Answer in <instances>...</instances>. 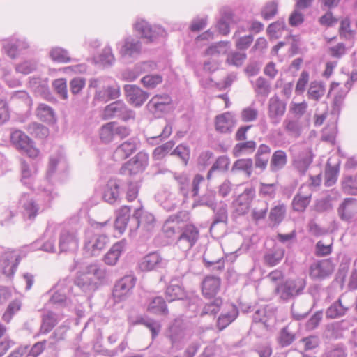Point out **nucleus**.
<instances>
[{
  "mask_svg": "<svg viewBox=\"0 0 357 357\" xmlns=\"http://www.w3.org/2000/svg\"><path fill=\"white\" fill-rule=\"evenodd\" d=\"M89 86L96 89L93 102H107L120 96V86L116 81L111 77H99L91 79Z\"/></svg>",
  "mask_w": 357,
  "mask_h": 357,
  "instance_id": "obj_1",
  "label": "nucleus"
},
{
  "mask_svg": "<svg viewBox=\"0 0 357 357\" xmlns=\"http://www.w3.org/2000/svg\"><path fill=\"white\" fill-rule=\"evenodd\" d=\"M140 213V211L136 210L135 214L130 218V221L134 222L136 225V228L144 224L145 218L149 224H151L154 221V217L152 215L150 214L141 217ZM130 208L128 206H122L118 211L114 222V227L120 234L123 233L126 230L128 221L130 220Z\"/></svg>",
  "mask_w": 357,
  "mask_h": 357,
  "instance_id": "obj_2",
  "label": "nucleus"
},
{
  "mask_svg": "<svg viewBox=\"0 0 357 357\" xmlns=\"http://www.w3.org/2000/svg\"><path fill=\"white\" fill-rule=\"evenodd\" d=\"M190 331L180 319H175L167 331V337L171 342L172 347L176 351L183 348V344L190 338Z\"/></svg>",
  "mask_w": 357,
  "mask_h": 357,
  "instance_id": "obj_3",
  "label": "nucleus"
},
{
  "mask_svg": "<svg viewBox=\"0 0 357 357\" xmlns=\"http://www.w3.org/2000/svg\"><path fill=\"white\" fill-rule=\"evenodd\" d=\"M60 225L49 223L43 236L34 241L31 245L32 250H42L46 252H56L55 236Z\"/></svg>",
  "mask_w": 357,
  "mask_h": 357,
  "instance_id": "obj_4",
  "label": "nucleus"
},
{
  "mask_svg": "<svg viewBox=\"0 0 357 357\" xmlns=\"http://www.w3.org/2000/svg\"><path fill=\"white\" fill-rule=\"evenodd\" d=\"M305 285V281L303 279L289 280L279 284L275 291L281 300L287 301L301 295Z\"/></svg>",
  "mask_w": 357,
  "mask_h": 357,
  "instance_id": "obj_5",
  "label": "nucleus"
},
{
  "mask_svg": "<svg viewBox=\"0 0 357 357\" xmlns=\"http://www.w3.org/2000/svg\"><path fill=\"white\" fill-rule=\"evenodd\" d=\"M53 294L49 299V303L59 307H68L70 303V294L72 286L68 280H63L54 286Z\"/></svg>",
  "mask_w": 357,
  "mask_h": 357,
  "instance_id": "obj_6",
  "label": "nucleus"
},
{
  "mask_svg": "<svg viewBox=\"0 0 357 357\" xmlns=\"http://www.w3.org/2000/svg\"><path fill=\"white\" fill-rule=\"evenodd\" d=\"M199 238V230L192 224L184 225L176 236V245L183 252L189 251Z\"/></svg>",
  "mask_w": 357,
  "mask_h": 357,
  "instance_id": "obj_7",
  "label": "nucleus"
},
{
  "mask_svg": "<svg viewBox=\"0 0 357 357\" xmlns=\"http://www.w3.org/2000/svg\"><path fill=\"white\" fill-rule=\"evenodd\" d=\"M109 243L108 236L87 231L84 240V249L91 256H98Z\"/></svg>",
  "mask_w": 357,
  "mask_h": 357,
  "instance_id": "obj_8",
  "label": "nucleus"
},
{
  "mask_svg": "<svg viewBox=\"0 0 357 357\" xmlns=\"http://www.w3.org/2000/svg\"><path fill=\"white\" fill-rule=\"evenodd\" d=\"M18 204L22 208L24 218L31 222L33 221L43 210L37 200L29 193H21L18 199Z\"/></svg>",
  "mask_w": 357,
  "mask_h": 357,
  "instance_id": "obj_9",
  "label": "nucleus"
},
{
  "mask_svg": "<svg viewBox=\"0 0 357 357\" xmlns=\"http://www.w3.org/2000/svg\"><path fill=\"white\" fill-rule=\"evenodd\" d=\"M136 278L132 275H125L114 284L112 296L115 303L126 300L132 294L135 285Z\"/></svg>",
  "mask_w": 357,
  "mask_h": 357,
  "instance_id": "obj_10",
  "label": "nucleus"
},
{
  "mask_svg": "<svg viewBox=\"0 0 357 357\" xmlns=\"http://www.w3.org/2000/svg\"><path fill=\"white\" fill-rule=\"evenodd\" d=\"M10 139L16 148L25 153L29 158H36L38 156L39 150L34 147L33 141L22 131L13 132Z\"/></svg>",
  "mask_w": 357,
  "mask_h": 357,
  "instance_id": "obj_11",
  "label": "nucleus"
},
{
  "mask_svg": "<svg viewBox=\"0 0 357 357\" xmlns=\"http://www.w3.org/2000/svg\"><path fill=\"white\" fill-rule=\"evenodd\" d=\"M135 112L129 109L122 100H117L107 105L104 109L106 119L118 118L124 121L135 118Z\"/></svg>",
  "mask_w": 357,
  "mask_h": 357,
  "instance_id": "obj_12",
  "label": "nucleus"
},
{
  "mask_svg": "<svg viewBox=\"0 0 357 357\" xmlns=\"http://www.w3.org/2000/svg\"><path fill=\"white\" fill-rule=\"evenodd\" d=\"M20 261L17 251L7 250L0 257V273L8 278H12Z\"/></svg>",
  "mask_w": 357,
  "mask_h": 357,
  "instance_id": "obj_13",
  "label": "nucleus"
},
{
  "mask_svg": "<svg viewBox=\"0 0 357 357\" xmlns=\"http://www.w3.org/2000/svg\"><path fill=\"white\" fill-rule=\"evenodd\" d=\"M334 271V264L330 259L317 260L310 266L309 275L313 280H323Z\"/></svg>",
  "mask_w": 357,
  "mask_h": 357,
  "instance_id": "obj_14",
  "label": "nucleus"
},
{
  "mask_svg": "<svg viewBox=\"0 0 357 357\" xmlns=\"http://www.w3.org/2000/svg\"><path fill=\"white\" fill-rule=\"evenodd\" d=\"M79 246L77 232L73 229L63 228L60 231L59 237V249L60 252L75 251Z\"/></svg>",
  "mask_w": 357,
  "mask_h": 357,
  "instance_id": "obj_15",
  "label": "nucleus"
},
{
  "mask_svg": "<svg viewBox=\"0 0 357 357\" xmlns=\"http://www.w3.org/2000/svg\"><path fill=\"white\" fill-rule=\"evenodd\" d=\"M134 28L148 42H153L158 37L162 36L165 33V29L162 26H151L143 19H138L134 24Z\"/></svg>",
  "mask_w": 357,
  "mask_h": 357,
  "instance_id": "obj_16",
  "label": "nucleus"
},
{
  "mask_svg": "<svg viewBox=\"0 0 357 357\" xmlns=\"http://www.w3.org/2000/svg\"><path fill=\"white\" fill-rule=\"evenodd\" d=\"M285 112L286 103L278 96H274L269 99L267 114L273 126H276L281 122Z\"/></svg>",
  "mask_w": 357,
  "mask_h": 357,
  "instance_id": "obj_17",
  "label": "nucleus"
},
{
  "mask_svg": "<svg viewBox=\"0 0 357 357\" xmlns=\"http://www.w3.org/2000/svg\"><path fill=\"white\" fill-rule=\"evenodd\" d=\"M29 47V43L24 38L13 36L3 40V50L11 59L16 58L21 52L27 50Z\"/></svg>",
  "mask_w": 357,
  "mask_h": 357,
  "instance_id": "obj_18",
  "label": "nucleus"
},
{
  "mask_svg": "<svg viewBox=\"0 0 357 357\" xmlns=\"http://www.w3.org/2000/svg\"><path fill=\"white\" fill-rule=\"evenodd\" d=\"M149 164V155L144 151L139 152L135 157L128 161L122 167L123 174H136L145 169Z\"/></svg>",
  "mask_w": 357,
  "mask_h": 357,
  "instance_id": "obj_19",
  "label": "nucleus"
},
{
  "mask_svg": "<svg viewBox=\"0 0 357 357\" xmlns=\"http://www.w3.org/2000/svg\"><path fill=\"white\" fill-rule=\"evenodd\" d=\"M166 261L157 252H151L142 257L138 262L139 268L142 271H150L164 268Z\"/></svg>",
  "mask_w": 357,
  "mask_h": 357,
  "instance_id": "obj_20",
  "label": "nucleus"
},
{
  "mask_svg": "<svg viewBox=\"0 0 357 357\" xmlns=\"http://www.w3.org/2000/svg\"><path fill=\"white\" fill-rule=\"evenodd\" d=\"M256 191L254 187L250 186L245 188L234 201L236 210L240 215L246 214L250 207V204L255 197Z\"/></svg>",
  "mask_w": 357,
  "mask_h": 357,
  "instance_id": "obj_21",
  "label": "nucleus"
},
{
  "mask_svg": "<svg viewBox=\"0 0 357 357\" xmlns=\"http://www.w3.org/2000/svg\"><path fill=\"white\" fill-rule=\"evenodd\" d=\"M125 95L127 100L135 107H139L144 104L149 97V93L144 91L139 86L133 84L124 86Z\"/></svg>",
  "mask_w": 357,
  "mask_h": 357,
  "instance_id": "obj_22",
  "label": "nucleus"
},
{
  "mask_svg": "<svg viewBox=\"0 0 357 357\" xmlns=\"http://www.w3.org/2000/svg\"><path fill=\"white\" fill-rule=\"evenodd\" d=\"M340 218L345 222H350L357 214V199L355 198H345L337 208Z\"/></svg>",
  "mask_w": 357,
  "mask_h": 357,
  "instance_id": "obj_23",
  "label": "nucleus"
},
{
  "mask_svg": "<svg viewBox=\"0 0 357 357\" xmlns=\"http://www.w3.org/2000/svg\"><path fill=\"white\" fill-rule=\"evenodd\" d=\"M138 140L132 137L123 142L116 147L113 153V158L115 161H122L131 155L137 148Z\"/></svg>",
  "mask_w": 357,
  "mask_h": 357,
  "instance_id": "obj_24",
  "label": "nucleus"
},
{
  "mask_svg": "<svg viewBox=\"0 0 357 357\" xmlns=\"http://www.w3.org/2000/svg\"><path fill=\"white\" fill-rule=\"evenodd\" d=\"M75 284L86 294L93 293L98 287V282L89 274L86 268L84 271H79L77 273Z\"/></svg>",
  "mask_w": 357,
  "mask_h": 357,
  "instance_id": "obj_25",
  "label": "nucleus"
},
{
  "mask_svg": "<svg viewBox=\"0 0 357 357\" xmlns=\"http://www.w3.org/2000/svg\"><path fill=\"white\" fill-rule=\"evenodd\" d=\"M142 50V43L139 40L128 37L119 49V54L123 58H135L139 55Z\"/></svg>",
  "mask_w": 357,
  "mask_h": 357,
  "instance_id": "obj_26",
  "label": "nucleus"
},
{
  "mask_svg": "<svg viewBox=\"0 0 357 357\" xmlns=\"http://www.w3.org/2000/svg\"><path fill=\"white\" fill-rule=\"evenodd\" d=\"M171 102V98L167 94L156 95L148 102L147 107L155 115H160L167 111Z\"/></svg>",
  "mask_w": 357,
  "mask_h": 357,
  "instance_id": "obj_27",
  "label": "nucleus"
},
{
  "mask_svg": "<svg viewBox=\"0 0 357 357\" xmlns=\"http://www.w3.org/2000/svg\"><path fill=\"white\" fill-rule=\"evenodd\" d=\"M182 220L179 215H172L165 222L162 231L168 238H174L181 234L183 228Z\"/></svg>",
  "mask_w": 357,
  "mask_h": 357,
  "instance_id": "obj_28",
  "label": "nucleus"
},
{
  "mask_svg": "<svg viewBox=\"0 0 357 357\" xmlns=\"http://www.w3.org/2000/svg\"><path fill=\"white\" fill-rule=\"evenodd\" d=\"M36 172V165L33 161H30V162H29L25 160H22L21 162V181L29 188H32L33 186Z\"/></svg>",
  "mask_w": 357,
  "mask_h": 357,
  "instance_id": "obj_29",
  "label": "nucleus"
},
{
  "mask_svg": "<svg viewBox=\"0 0 357 357\" xmlns=\"http://www.w3.org/2000/svg\"><path fill=\"white\" fill-rule=\"evenodd\" d=\"M126 245L127 241L125 239H122L114 243L104 256L103 260L105 263L109 266L115 265L119 257L125 250Z\"/></svg>",
  "mask_w": 357,
  "mask_h": 357,
  "instance_id": "obj_30",
  "label": "nucleus"
},
{
  "mask_svg": "<svg viewBox=\"0 0 357 357\" xmlns=\"http://www.w3.org/2000/svg\"><path fill=\"white\" fill-rule=\"evenodd\" d=\"M220 279L214 275H207L202 282V293L206 298H211L216 295L220 289Z\"/></svg>",
  "mask_w": 357,
  "mask_h": 357,
  "instance_id": "obj_31",
  "label": "nucleus"
},
{
  "mask_svg": "<svg viewBox=\"0 0 357 357\" xmlns=\"http://www.w3.org/2000/svg\"><path fill=\"white\" fill-rule=\"evenodd\" d=\"M313 0H296V8L289 17V24L291 26H298L304 22V15L298 9H305L310 6Z\"/></svg>",
  "mask_w": 357,
  "mask_h": 357,
  "instance_id": "obj_32",
  "label": "nucleus"
},
{
  "mask_svg": "<svg viewBox=\"0 0 357 357\" xmlns=\"http://www.w3.org/2000/svg\"><path fill=\"white\" fill-rule=\"evenodd\" d=\"M215 130L220 133H230L234 126L233 116L229 112L218 115L215 118Z\"/></svg>",
  "mask_w": 357,
  "mask_h": 357,
  "instance_id": "obj_33",
  "label": "nucleus"
},
{
  "mask_svg": "<svg viewBox=\"0 0 357 357\" xmlns=\"http://www.w3.org/2000/svg\"><path fill=\"white\" fill-rule=\"evenodd\" d=\"M312 162V153L310 149L303 150L294 160V166L302 175H304Z\"/></svg>",
  "mask_w": 357,
  "mask_h": 357,
  "instance_id": "obj_34",
  "label": "nucleus"
},
{
  "mask_svg": "<svg viewBox=\"0 0 357 357\" xmlns=\"http://www.w3.org/2000/svg\"><path fill=\"white\" fill-rule=\"evenodd\" d=\"M282 127L288 136L297 139L303 131L299 119L287 116L282 122Z\"/></svg>",
  "mask_w": 357,
  "mask_h": 357,
  "instance_id": "obj_35",
  "label": "nucleus"
},
{
  "mask_svg": "<svg viewBox=\"0 0 357 357\" xmlns=\"http://www.w3.org/2000/svg\"><path fill=\"white\" fill-rule=\"evenodd\" d=\"M119 188L120 185L116 180L108 181L104 188V200L110 204L117 203L119 201Z\"/></svg>",
  "mask_w": 357,
  "mask_h": 357,
  "instance_id": "obj_36",
  "label": "nucleus"
},
{
  "mask_svg": "<svg viewBox=\"0 0 357 357\" xmlns=\"http://www.w3.org/2000/svg\"><path fill=\"white\" fill-rule=\"evenodd\" d=\"M271 149L269 146L261 144L259 146L255 155V165L256 168H259L264 171L269 160V156Z\"/></svg>",
  "mask_w": 357,
  "mask_h": 357,
  "instance_id": "obj_37",
  "label": "nucleus"
},
{
  "mask_svg": "<svg viewBox=\"0 0 357 357\" xmlns=\"http://www.w3.org/2000/svg\"><path fill=\"white\" fill-rule=\"evenodd\" d=\"M238 315V309L234 305H231L227 312H222L217 319V327L220 331L225 329L232 323Z\"/></svg>",
  "mask_w": 357,
  "mask_h": 357,
  "instance_id": "obj_38",
  "label": "nucleus"
},
{
  "mask_svg": "<svg viewBox=\"0 0 357 357\" xmlns=\"http://www.w3.org/2000/svg\"><path fill=\"white\" fill-rule=\"evenodd\" d=\"M303 188H299L298 192L292 200L294 211L303 212L310 204L312 199V193H303Z\"/></svg>",
  "mask_w": 357,
  "mask_h": 357,
  "instance_id": "obj_39",
  "label": "nucleus"
},
{
  "mask_svg": "<svg viewBox=\"0 0 357 357\" xmlns=\"http://www.w3.org/2000/svg\"><path fill=\"white\" fill-rule=\"evenodd\" d=\"M287 162V153L282 150L275 151L270 160V170L277 172L284 167Z\"/></svg>",
  "mask_w": 357,
  "mask_h": 357,
  "instance_id": "obj_40",
  "label": "nucleus"
},
{
  "mask_svg": "<svg viewBox=\"0 0 357 357\" xmlns=\"http://www.w3.org/2000/svg\"><path fill=\"white\" fill-rule=\"evenodd\" d=\"M165 296L168 302H172L183 299L186 296V293L180 284L174 283V281L172 280L166 289Z\"/></svg>",
  "mask_w": 357,
  "mask_h": 357,
  "instance_id": "obj_41",
  "label": "nucleus"
},
{
  "mask_svg": "<svg viewBox=\"0 0 357 357\" xmlns=\"http://www.w3.org/2000/svg\"><path fill=\"white\" fill-rule=\"evenodd\" d=\"M147 310L155 314H167L168 309L162 296H155L150 299Z\"/></svg>",
  "mask_w": 357,
  "mask_h": 357,
  "instance_id": "obj_42",
  "label": "nucleus"
},
{
  "mask_svg": "<svg viewBox=\"0 0 357 357\" xmlns=\"http://www.w3.org/2000/svg\"><path fill=\"white\" fill-rule=\"evenodd\" d=\"M284 255V250L282 248L275 246L265 254L264 259L266 264L274 266L281 261Z\"/></svg>",
  "mask_w": 357,
  "mask_h": 357,
  "instance_id": "obj_43",
  "label": "nucleus"
},
{
  "mask_svg": "<svg viewBox=\"0 0 357 357\" xmlns=\"http://www.w3.org/2000/svg\"><path fill=\"white\" fill-rule=\"evenodd\" d=\"M349 308L342 305L341 299L333 302L326 310V317L328 319H337L344 316Z\"/></svg>",
  "mask_w": 357,
  "mask_h": 357,
  "instance_id": "obj_44",
  "label": "nucleus"
},
{
  "mask_svg": "<svg viewBox=\"0 0 357 357\" xmlns=\"http://www.w3.org/2000/svg\"><path fill=\"white\" fill-rule=\"evenodd\" d=\"M212 209L214 211V218L210 227V230H212L213 227L218 223H227L228 220L227 205L225 203L220 202L218 206L212 208Z\"/></svg>",
  "mask_w": 357,
  "mask_h": 357,
  "instance_id": "obj_45",
  "label": "nucleus"
},
{
  "mask_svg": "<svg viewBox=\"0 0 357 357\" xmlns=\"http://www.w3.org/2000/svg\"><path fill=\"white\" fill-rule=\"evenodd\" d=\"M338 34L344 40L350 41L354 38L356 31L351 28V20L349 17H345L340 21Z\"/></svg>",
  "mask_w": 357,
  "mask_h": 357,
  "instance_id": "obj_46",
  "label": "nucleus"
},
{
  "mask_svg": "<svg viewBox=\"0 0 357 357\" xmlns=\"http://www.w3.org/2000/svg\"><path fill=\"white\" fill-rule=\"evenodd\" d=\"M174 178L176 181L179 193L187 199L190 190V178L185 174H174Z\"/></svg>",
  "mask_w": 357,
  "mask_h": 357,
  "instance_id": "obj_47",
  "label": "nucleus"
},
{
  "mask_svg": "<svg viewBox=\"0 0 357 357\" xmlns=\"http://www.w3.org/2000/svg\"><path fill=\"white\" fill-rule=\"evenodd\" d=\"M36 114L40 120L45 122L52 123L55 121L54 109L44 103L38 105L36 110Z\"/></svg>",
  "mask_w": 357,
  "mask_h": 357,
  "instance_id": "obj_48",
  "label": "nucleus"
},
{
  "mask_svg": "<svg viewBox=\"0 0 357 357\" xmlns=\"http://www.w3.org/2000/svg\"><path fill=\"white\" fill-rule=\"evenodd\" d=\"M133 324H142L148 328L151 332L152 338L155 339L159 334L161 329V324L158 321L150 319V318H137Z\"/></svg>",
  "mask_w": 357,
  "mask_h": 357,
  "instance_id": "obj_49",
  "label": "nucleus"
},
{
  "mask_svg": "<svg viewBox=\"0 0 357 357\" xmlns=\"http://www.w3.org/2000/svg\"><path fill=\"white\" fill-rule=\"evenodd\" d=\"M341 185L345 194L357 195V174L345 175L341 181Z\"/></svg>",
  "mask_w": 357,
  "mask_h": 357,
  "instance_id": "obj_50",
  "label": "nucleus"
},
{
  "mask_svg": "<svg viewBox=\"0 0 357 357\" xmlns=\"http://www.w3.org/2000/svg\"><path fill=\"white\" fill-rule=\"evenodd\" d=\"M296 339L295 331L291 329V324L282 328L278 337V342L282 347L290 345Z\"/></svg>",
  "mask_w": 357,
  "mask_h": 357,
  "instance_id": "obj_51",
  "label": "nucleus"
},
{
  "mask_svg": "<svg viewBox=\"0 0 357 357\" xmlns=\"http://www.w3.org/2000/svg\"><path fill=\"white\" fill-rule=\"evenodd\" d=\"M56 314L51 311L47 312L43 315L40 333L46 334L49 333L57 324Z\"/></svg>",
  "mask_w": 357,
  "mask_h": 357,
  "instance_id": "obj_52",
  "label": "nucleus"
},
{
  "mask_svg": "<svg viewBox=\"0 0 357 357\" xmlns=\"http://www.w3.org/2000/svg\"><path fill=\"white\" fill-rule=\"evenodd\" d=\"M49 56L52 61L57 63H68L71 60L68 52L60 47H52L49 52Z\"/></svg>",
  "mask_w": 357,
  "mask_h": 357,
  "instance_id": "obj_53",
  "label": "nucleus"
},
{
  "mask_svg": "<svg viewBox=\"0 0 357 357\" xmlns=\"http://www.w3.org/2000/svg\"><path fill=\"white\" fill-rule=\"evenodd\" d=\"M278 12V1L272 0L266 2L261 10V15L265 20L273 19Z\"/></svg>",
  "mask_w": 357,
  "mask_h": 357,
  "instance_id": "obj_54",
  "label": "nucleus"
},
{
  "mask_svg": "<svg viewBox=\"0 0 357 357\" xmlns=\"http://www.w3.org/2000/svg\"><path fill=\"white\" fill-rule=\"evenodd\" d=\"M89 274L98 282V285L107 278V273L105 268H101L96 264H91L86 267Z\"/></svg>",
  "mask_w": 357,
  "mask_h": 357,
  "instance_id": "obj_55",
  "label": "nucleus"
},
{
  "mask_svg": "<svg viewBox=\"0 0 357 357\" xmlns=\"http://www.w3.org/2000/svg\"><path fill=\"white\" fill-rule=\"evenodd\" d=\"M256 148V142L253 140L240 142L235 145L233 153L236 157H238L243 154L251 153Z\"/></svg>",
  "mask_w": 357,
  "mask_h": 357,
  "instance_id": "obj_56",
  "label": "nucleus"
},
{
  "mask_svg": "<svg viewBox=\"0 0 357 357\" xmlns=\"http://www.w3.org/2000/svg\"><path fill=\"white\" fill-rule=\"evenodd\" d=\"M253 161L251 158L238 159L233 165L231 171L244 172L250 177L252 173Z\"/></svg>",
  "mask_w": 357,
  "mask_h": 357,
  "instance_id": "obj_57",
  "label": "nucleus"
},
{
  "mask_svg": "<svg viewBox=\"0 0 357 357\" xmlns=\"http://www.w3.org/2000/svg\"><path fill=\"white\" fill-rule=\"evenodd\" d=\"M277 191L276 183H260L259 187V195L263 198L273 199L275 197Z\"/></svg>",
  "mask_w": 357,
  "mask_h": 357,
  "instance_id": "obj_58",
  "label": "nucleus"
},
{
  "mask_svg": "<svg viewBox=\"0 0 357 357\" xmlns=\"http://www.w3.org/2000/svg\"><path fill=\"white\" fill-rule=\"evenodd\" d=\"M286 214V207L284 204H279L273 207L269 213V219L275 225H279L284 219Z\"/></svg>",
  "mask_w": 357,
  "mask_h": 357,
  "instance_id": "obj_59",
  "label": "nucleus"
},
{
  "mask_svg": "<svg viewBox=\"0 0 357 357\" xmlns=\"http://www.w3.org/2000/svg\"><path fill=\"white\" fill-rule=\"evenodd\" d=\"M203 261L206 267L211 270L220 271L224 268L225 262L222 257L212 259L210 257L209 252L206 251L203 256Z\"/></svg>",
  "mask_w": 357,
  "mask_h": 357,
  "instance_id": "obj_60",
  "label": "nucleus"
},
{
  "mask_svg": "<svg viewBox=\"0 0 357 357\" xmlns=\"http://www.w3.org/2000/svg\"><path fill=\"white\" fill-rule=\"evenodd\" d=\"M114 122H109L102 126L100 130V137L102 142L109 143L115 138Z\"/></svg>",
  "mask_w": 357,
  "mask_h": 357,
  "instance_id": "obj_61",
  "label": "nucleus"
},
{
  "mask_svg": "<svg viewBox=\"0 0 357 357\" xmlns=\"http://www.w3.org/2000/svg\"><path fill=\"white\" fill-rule=\"evenodd\" d=\"M325 93L324 86L317 82H312L310 84L307 91L308 98L314 100H319Z\"/></svg>",
  "mask_w": 357,
  "mask_h": 357,
  "instance_id": "obj_62",
  "label": "nucleus"
},
{
  "mask_svg": "<svg viewBox=\"0 0 357 357\" xmlns=\"http://www.w3.org/2000/svg\"><path fill=\"white\" fill-rule=\"evenodd\" d=\"M232 19V14L230 12H225L217 22V29L222 35H227L230 32L229 22Z\"/></svg>",
  "mask_w": 357,
  "mask_h": 357,
  "instance_id": "obj_63",
  "label": "nucleus"
},
{
  "mask_svg": "<svg viewBox=\"0 0 357 357\" xmlns=\"http://www.w3.org/2000/svg\"><path fill=\"white\" fill-rule=\"evenodd\" d=\"M115 61L114 55L110 46H106L98 56V62L105 67H109Z\"/></svg>",
  "mask_w": 357,
  "mask_h": 357,
  "instance_id": "obj_64",
  "label": "nucleus"
}]
</instances>
